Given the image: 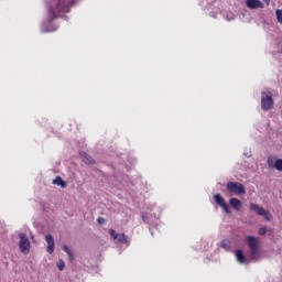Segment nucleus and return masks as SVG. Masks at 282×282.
Returning <instances> with one entry per match:
<instances>
[{
  "mask_svg": "<svg viewBox=\"0 0 282 282\" xmlns=\"http://www.w3.org/2000/svg\"><path fill=\"white\" fill-rule=\"evenodd\" d=\"M214 199L216 204H218V206H223V204H226V199H224V196H221V194H216L214 196Z\"/></svg>",
  "mask_w": 282,
  "mask_h": 282,
  "instance_id": "nucleus-13",
  "label": "nucleus"
},
{
  "mask_svg": "<svg viewBox=\"0 0 282 282\" xmlns=\"http://www.w3.org/2000/svg\"><path fill=\"white\" fill-rule=\"evenodd\" d=\"M246 158H252V153L251 152H247L245 153Z\"/></svg>",
  "mask_w": 282,
  "mask_h": 282,
  "instance_id": "nucleus-25",
  "label": "nucleus"
},
{
  "mask_svg": "<svg viewBox=\"0 0 282 282\" xmlns=\"http://www.w3.org/2000/svg\"><path fill=\"white\" fill-rule=\"evenodd\" d=\"M97 223L100 224V225L105 224V218L99 217V218L97 219Z\"/></svg>",
  "mask_w": 282,
  "mask_h": 282,
  "instance_id": "nucleus-24",
  "label": "nucleus"
},
{
  "mask_svg": "<svg viewBox=\"0 0 282 282\" xmlns=\"http://www.w3.org/2000/svg\"><path fill=\"white\" fill-rule=\"evenodd\" d=\"M274 170H275V171H280V173H282V159H278V160L274 162Z\"/></svg>",
  "mask_w": 282,
  "mask_h": 282,
  "instance_id": "nucleus-15",
  "label": "nucleus"
},
{
  "mask_svg": "<svg viewBox=\"0 0 282 282\" xmlns=\"http://www.w3.org/2000/svg\"><path fill=\"white\" fill-rule=\"evenodd\" d=\"M118 235L119 234H117L116 230L110 229V237H112V239H118Z\"/></svg>",
  "mask_w": 282,
  "mask_h": 282,
  "instance_id": "nucleus-21",
  "label": "nucleus"
},
{
  "mask_svg": "<svg viewBox=\"0 0 282 282\" xmlns=\"http://www.w3.org/2000/svg\"><path fill=\"white\" fill-rule=\"evenodd\" d=\"M247 241L250 252V259L252 261H259V259H261V253L259 252V238L254 236H248Z\"/></svg>",
  "mask_w": 282,
  "mask_h": 282,
  "instance_id": "nucleus-2",
  "label": "nucleus"
},
{
  "mask_svg": "<svg viewBox=\"0 0 282 282\" xmlns=\"http://www.w3.org/2000/svg\"><path fill=\"white\" fill-rule=\"evenodd\" d=\"M274 107V99H272V93L270 90H263L261 93V110L270 111Z\"/></svg>",
  "mask_w": 282,
  "mask_h": 282,
  "instance_id": "nucleus-3",
  "label": "nucleus"
},
{
  "mask_svg": "<svg viewBox=\"0 0 282 282\" xmlns=\"http://www.w3.org/2000/svg\"><path fill=\"white\" fill-rule=\"evenodd\" d=\"M275 17L278 19V23H282V9L275 10Z\"/></svg>",
  "mask_w": 282,
  "mask_h": 282,
  "instance_id": "nucleus-17",
  "label": "nucleus"
},
{
  "mask_svg": "<svg viewBox=\"0 0 282 282\" xmlns=\"http://www.w3.org/2000/svg\"><path fill=\"white\" fill-rule=\"evenodd\" d=\"M268 232V229L265 227H262L259 229V235L263 236Z\"/></svg>",
  "mask_w": 282,
  "mask_h": 282,
  "instance_id": "nucleus-22",
  "label": "nucleus"
},
{
  "mask_svg": "<svg viewBox=\"0 0 282 282\" xmlns=\"http://www.w3.org/2000/svg\"><path fill=\"white\" fill-rule=\"evenodd\" d=\"M229 205L231 206V208H234V210H241V208H243V203H241V200H239L238 198H230Z\"/></svg>",
  "mask_w": 282,
  "mask_h": 282,
  "instance_id": "nucleus-10",
  "label": "nucleus"
},
{
  "mask_svg": "<svg viewBox=\"0 0 282 282\" xmlns=\"http://www.w3.org/2000/svg\"><path fill=\"white\" fill-rule=\"evenodd\" d=\"M267 164H268L269 169H273L274 167V159L272 156H269L267 160Z\"/></svg>",
  "mask_w": 282,
  "mask_h": 282,
  "instance_id": "nucleus-19",
  "label": "nucleus"
},
{
  "mask_svg": "<svg viewBox=\"0 0 282 282\" xmlns=\"http://www.w3.org/2000/svg\"><path fill=\"white\" fill-rule=\"evenodd\" d=\"M72 3L68 0H50L48 1V17L56 19L62 12H69Z\"/></svg>",
  "mask_w": 282,
  "mask_h": 282,
  "instance_id": "nucleus-1",
  "label": "nucleus"
},
{
  "mask_svg": "<svg viewBox=\"0 0 282 282\" xmlns=\"http://www.w3.org/2000/svg\"><path fill=\"white\" fill-rule=\"evenodd\" d=\"M220 246L225 250H230V241L229 240H223Z\"/></svg>",
  "mask_w": 282,
  "mask_h": 282,
  "instance_id": "nucleus-18",
  "label": "nucleus"
},
{
  "mask_svg": "<svg viewBox=\"0 0 282 282\" xmlns=\"http://www.w3.org/2000/svg\"><path fill=\"white\" fill-rule=\"evenodd\" d=\"M251 210H254L260 217H268V210H265L263 207H260L257 204H250Z\"/></svg>",
  "mask_w": 282,
  "mask_h": 282,
  "instance_id": "nucleus-8",
  "label": "nucleus"
},
{
  "mask_svg": "<svg viewBox=\"0 0 282 282\" xmlns=\"http://www.w3.org/2000/svg\"><path fill=\"white\" fill-rule=\"evenodd\" d=\"M80 160L82 162H84V164H96V161H94V158H91V155H89L86 152H80Z\"/></svg>",
  "mask_w": 282,
  "mask_h": 282,
  "instance_id": "nucleus-9",
  "label": "nucleus"
},
{
  "mask_svg": "<svg viewBox=\"0 0 282 282\" xmlns=\"http://www.w3.org/2000/svg\"><path fill=\"white\" fill-rule=\"evenodd\" d=\"M63 250L66 252V254H68L69 261H74V252H72V249H69L67 245L63 246Z\"/></svg>",
  "mask_w": 282,
  "mask_h": 282,
  "instance_id": "nucleus-14",
  "label": "nucleus"
},
{
  "mask_svg": "<svg viewBox=\"0 0 282 282\" xmlns=\"http://www.w3.org/2000/svg\"><path fill=\"white\" fill-rule=\"evenodd\" d=\"M246 4H247V8H250V10H257L259 8H263V2L261 0H247Z\"/></svg>",
  "mask_w": 282,
  "mask_h": 282,
  "instance_id": "nucleus-7",
  "label": "nucleus"
},
{
  "mask_svg": "<svg viewBox=\"0 0 282 282\" xmlns=\"http://www.w3.org/2000/svg\"><path fill=\"white\" fill-rule=\"evenodd\" d=\"M45 241L47 243L46 252H48V254H52L54 252V246H55L54 237L51 234H47L45 236Z\"/></svg>",
  "mask_w": 282,
  "mask_h": 282,
  "instance_id": "nucleus-6",
  "label": "nucleus"
},
{
  "mask_svg": "<svg viewBox=\"0 0 282 282\" xmlns=\"http://www.w3.org/2000/svg\"><path fill=\"white\" fill-rule=\"evenodd\" d=\"M267 6H270V0H263Z\"/></svg>",
  "mask_w": 282,
  "mask_h": 282,
  "instance_id": "nucleus-26",
  "label": "nucleus"
},
{
  "mask_svg": "<svg viewBox=\"0 0 282 282\" xmlns=\"http://www.w3.org/2000/svg\"><path fill=\"white\" fill-rule=\"evenodd\" d=\"M236 259L238 263H245L246 262V256H243V251L241 250H236Z\"/></svg>",
  "mask_w": 282,
  "mask_h": 282,
  "instance_id": "nucleus-12",
  "label": "nucleus"
},
{
  "mask_svg": "<svg viewBox=\"0 0 282 282\" xmlns=\"http://www.w3.org/2000/svg\"><path fill=\"white\" fill-rule=\"evenodd\" d=\"M220 207L223 208V210H225V213H227V215H230V207L228 206V204H223L220 205Z\"/></svg>",
  "mask_w": 282,
  "mask_h": 282,
  "instance_id": "nucleus-20",
  "label": "nucleus"
},
{
  "mask_svg": "<svg viewBox=\"0 0 282 282\" xmlns=\"http://www.w3.org/2000/svg\"><path fill=\"white\" fill-rule=\"evenodd\" d=\"M117 239H118L119 243H127V235H124V234H119L117 236Z\"/></svg>",
  "mask_w": 282,
  "mask_h": 282,
  "instance_id": "nucleus-16",
  "label": "nucleus"
},
{
  "mask_svg": "<svg viewBox=\"0 0 282 282\" xmlns=\"http://www.w3.org/2000/svg\"><path fill=\"white\" fill-rule=\"evenodd\" d=\"M142 219H143V221H147V217L144 215L142 216Z\"/></svg>",
  "mask_w": 282,
  "mask_h": 282,
  "instance_id": "nucleus-27",
  "label": "nucleus"
},
{
  "mask_svg": "<svg viewBox=\"0 0 282 282\" xmlns=\"http://www.w3.org/2000/svg\"><path fill=\"white\" fill-rule=\"evenodd\" d=\"M58 270H65V262L64 261L59 262Z\"/></svg>",
  "mask_w": 282,
  "mask_h": 282,
  "instance_id": "nucleus-23",
  "label": "nucleus"
},
{
  "mask_svg": "<svg viewBox=\"0 0 282 282\" xmlns=\"http://www.w3.org/2000/svg\"><path fill=\"white\" fill-rule=\"evenodd\" d=\"M53 184L55 186H61L62 188H67V183H65V181H63V178L61 176H56L53 180Z\"/></svg>",
  "mask_w": 282,
  "mask_h": 282,
  "instance_id": "nucleus-11",
  "label": "nucleus"
},
{
  "mask_svg": "<svg viewBox=\"0 0 282 282\" xmlns=\"http://www.w3.org/2000/svg\"><path fill=\"white\" fill-rule=\"evenodd\" d=\"M20 237V241H19V248H20V252H22V254H30V238H28V235H25V232H20L19 234Z\"/></svg>",
  "mask_w": 282,
  "mask_h": 282,
  "instance_id": "nucleus-5",
  "label": "nucleus"
},
{
  "mask_svg": "<svg viewBox=\"0 0 282 282\" xmlns=\"http://www.w3.org/2000/svg\"><path fill=\"white\" fill-rule=\"evenodd\" d=\"M227 191L232 195H246V186L239 182H228Z\"/></svg>",
  "mask_w": 282,
  "mask_h": 282,
  "instance_id": "nucleus-4",
  "label": "nucleus"
}]
</instances>
